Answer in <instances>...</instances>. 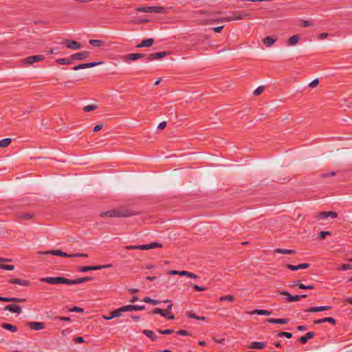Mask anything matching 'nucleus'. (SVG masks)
<instances>
[{"label": "nucleus", "mask_w": 352, "mask_h": 352, "mask_svg": "<svg viewBox=\"0 0 352 352\" xmlns=\"http://www.w3.org/2000/svg\"><path fill=\"white\" fill-rule=\"evenodd\" d=\"M264 90V87L263 86H260L258 87H257L254 91V94L255 96H258L259 94H261Z\"/></svg>", "instance_id": "nucleus-47"}, {"label": "nucleus", "mask_w": 352, "mask_h": 352, "mask_svg": "<svg viewBox=\"0 0 352 352\" xmlns=\"http://www.w3.org/2000/svg\"><path fill=\"white\" fill-rule=\"evenodd\" d=\"M169 52H160L157 53H153L151 54H147L146 56V61H151L153 60L160 59L165 57Z\"/></svg>", "instance_id": "nucleus-8"}, {"label": "nucleus", "mask_w": 352, "mask_h": 352, "mask_svg": "<svg viewBox=\"0 0 352 352\" xmlns=\"http://www.w3.org/2000/svg\"><path fill=\"white\" fill-rule=\"evenodd\" d=\"M89 54V52H81L79 53L74 54L72 56V59L73 60H83L87 58Z\"/></svg>", "instance_id": "nucleus-21"}, {"label": "nucleus", "mask_w": 352, "mask_h": 352, "mask_svg": "<svg viewBox=\"0 0 352 352\" xmlns=\"http://www.w3.org/2000/svg\"><path fill=\"white\" fill-rule=\"evenodd\" d=\"M142 333L146 337L151 338L153 341H155L157 338V336L155 334V333L151 330L145 329L142 331Z\"/></svg>", "instance_id": "nucleus-26"}, {"label": "nucleus", "mask_w": 352, "mask_h": 352, "mask_svg": "<svg viewBox=\"0 0 352 352\" xmlns=\"http://www.w3.org/2000/svg\"><path fill=\"white\" fill-rule=\"evenodd\" d=\"M178 334L181 335V336H187L189 335V333L188 331H186V330H179L178 332H177Z\"/></svg>", "instance_id": "nucleus-52"}, {"label": "nucleus", "mask_w": 352, "mask_h": 352, "mask_svg": "<svg viewBox=\"0 0 352 352\" xmlns=\"http://www.w3.org/2000/svg\"><path fill=\"white\" fill-rule=\"evenodd\" d=\"M123 311L122 307L113 311L110 316H104L103 318L107 320H110L114 318L120 317L122 315Z\"/></svg>", "instance_id": "nucleus-14"}, {"label": "nucleus", "mask_w": 352, "mask_h": 352, "mask_svg": "<svg viewBox=\"0 0 352 352\" xmlns=\"http://www.w3.org/2000/svg\"><path fill=\"white\" fill-rule=\"evenodd\" d=\"M5 310L9 311L12 313L20 314L21 311V309L19 305H8L5 307Z\"/></svg>", "instance_id": "nucleus-20"}, {"label": "nucleus", "mask_w": 352, "mask_h": 352, "mask_svg": "<svg viewBox=\"0 0 352 352\" xmlns=\"http://www.w3.org/2000/svg\"><path fill=\"white\" fill-rule=\"evenodd\" d=\"M59 320L60 321H66V322H67V321H70L71 319H70L69 317H64V316H63V317H60Z\"/></svg>", "instance_id": "nucleus-62"}, {"label": "nucleus", "mask_w": 352, "mask_h": 352, "mask_svg": "<svg viewBox=\"0 0 352 352\" xmlns=\"http://www.w3.org/2000/svg\"><path fill=\"white\" fill-rule=\"evenodd\" d=\"M143 302L150 303L153 305H157L160 303V301L157 300L152 299L149 297H145L142 300Z\"/></svg>", "instance_id": "nucleus-33"}, {"label": "nucleus", "mask_w": 352, "mask_h": 352, "mask_svg": "<svg viewBox=\"0 0 352 352\" xmlns=\"http://www.w3.org/2000/svg\"><path fill=\"white\" fill-rule=\"evenodd\" d=\"M70 311L77 313H81L83 311V309L78 307H74L72 309H70Z\"/></svg>", "instance_id": "nucleus-50"}, {"label": "nucleus", "mask_w": 352, "mask_h": 352, "mask_svg": "<svg viewBox=\"0 0 352 352\" xmlns=\"http://www.w3.org/2000/svg\"><path fill=\"white\" fill-rule=\"evenodd\" d=\"M250 314L270 316L272 314V311L265 309H254L252 311H251Z\"/></svg>", "instance_id": "nucleus-25"}, {"label": "nucleus", "mask_w": 352, "mask_h": 352, "mask_svg": "<svg viewBox=\"0 0 352 352\" xmlns=\"http://www.w3.org/2000/svg\"><path fill=\"white\" fill-rule=\"evenodd\" d=\"M41 281L45 282L52 285L65 284L68 285V278L64 277H46L43 278Z\"/></svg>", "instance_id": "nucleus-5"}, {"label": "nucleus", "mask_w": 352, "mask_h": 352, "mask_svg": "<svg viewBox=\"0 0 352 352\" xmlns=\"http://www.w3.org/2000/svg\"><path fill=\"white\" fill-rule=\"evenodd\" d=\"M65 44L67 47L72 50H79L81 47L79 43L72 40H66Z\"/></svg>", "instance_id": "nucleus-16"}, {"label": "nucleus", "mask_w": 352, "mask_h": 352, "mask_svg": "<svg viewBox=\"0 0 352 352\" xmlns=\"http://www.w3.org/2000/svg\"><path fill=\"white\" fill-rule=\"evenodd\" d=\"M11 142L10 138H5L0 140V147L5 148L7 147L10 143Z\"/></svg>", "instance_id": "nucleus-36"}, {"label": "nucleus", "mask_w": 352, "mask_h": 352, "mask_svg": "<svg viewBox=\"0 0 352 352\" xmlns=\"http://www.w3.org/2000/svg\"><path fill=\"white\" fill-rule=\"evenodd\" d=\"M146 56L147 54L141 53L129 54L126 56V58L131 61H135L139 58H144L146 60Z\"/></svg>", "instance_id": "nucleus-13"}, {"label": "nucleus", "mask_w": 352, "mask_h": 352, "mask_svg": "<svg viewBox=\"0 0 352 352\" xmlns=\"http://www.w3.org/2000/svg\"><path fill=\"white\" fill-rule=\"evenodd\" d=\"M299 41V36L298 35H294L291 36L287 42L289 46H293L296 45Z\"/></svg>", "instance_id": "nucleus-29"}, {"label": "nucleus", "mask_w": 352, "mask_h": 352, "mask_svg": "<svg viewBox=\"0 0 352 352\" xmlns=\"http://www.w3.org/2000/svg\"><path fill=\"white\" fill-rule=\"evenodd\" d=\"M153 314H159L162 315V316L167 318L168 319L173 320L174 319V316L170 313H166L164 310L160 309V308H155L153 310Z\"/></svg>", "instance_id": "nucleus-17"}, {"label": "nucleus", "mask_w": 352, "mask_h": 352, "mask_svg": "<svg viewBox=\"0 0 352 352\" xmlns=\"http://www.w3.org/2000/svg\"><path fill=\"white\" fill-rule=\"evenodd\" d=\"M187 316L190 318H193V319H197V320H205V317H204V316L199 317V316H197V314L195 313H193V312H188Z\"/></svg>", "instance_id": "nucleus-38"}, {"label": "nucleus", "mask_w": 352, "mask_h": 352, "mask_svg": "<svg viewBox=\"0 0 352 352\" xmlns=\"http://www.w3.org/2000/svg\"><path fill=\"white\" fill-rule=\"evenodd\" d=\"M102 124H97L96 126H94V131H95V132L99 131L102 129Z\"/></svg>", "instance_id": "nucleus-58"}, {"label": "nucleus", "mask_w": 352, "mask_h": 352, "mask_svg": "<svg viewBox=\"0 0 352 352\" xmlns=\"http://www.w3.org/2000/svg\"><path fill=\"white\" fill-rule=\"evenodd\" d=\"M56 62L60 65H68L70 63V60L67 58H61L57 59Z\"/></svg>", "instance_id": "nucleus-42"}, {"label": "nucleus", "mask_w": 352, "mask_h": 352, "mask_svg": "<svg viewBox=\"0 0 352 352\" xmlns=\"http://www.w3.org/2000/svg\"><path fill=\"white\" fill-rule=\"evenodd\" d=\"M331 233L329 231H321L318 236L316 238V239L322 240L326 238L327 236H331Z\"/></svg>", "instance_id": "nucleus-32"}, {"label": "nucleus", "mask_w": 352, "mask_h": 352, "mask_svg": "<svg viewBox=\"0 0 352 352\" xmlns=\"http://www.w3.org/2000/svg\"><path fill=\"white\" fill-rule=\"evenodd\" d=\"M265 346V343L262 342H254L252 343L251 348L256 349H262Z\"/></svg>", "instance_id": "nucleus-31"}, {"label": "nucleus", "mask_w": 352, "mask_h": 352, "mask_svg": "<svg viewBox=\"0 0 352 352\" xmlns=\"http://www.w3.org/2000/svg\"><path fill=\"white\" fill-rule=\"evenodd\" d=\"M338 217V214L335 212H321L316 213L313 215V217L316 219V221L324 220L327 218L335 219Z\"/></svg>", "instance_id": "nucleus-7"}, {"label": "nucleus", "mask_w": 352, "mask_h": 352, "mask_svg": "<svg viewBox=\"0 0 352 352\" xmlns=\"http://www.w3.org/2000/svg\"><path fill=\"white\" fill-rule=\"evenodd\" d=\"M173 330H172V329H166L164 331H160V333L162 334L167 335V334H170V333H173Z\"/></svg>", "instance_id": "nucleus-57"}, {"label": "nucleus", "mask_w": 352, "mask_h": 352, "mask_svg": "<svg viewBox=\"0 0 352 352\" xmlns=\"http://www.w3.org/2000/svg\"><path fill=\"white\" fill-rule=\"evenodd\" d=\"M223 28V25L214 27V28H213V31L214 32L219 33L222 30Z\"/></svg>", "instance_id": "nucleus-56"}, {"label": "nucleus", "mask_w": 352, "mask_h": 352, "mask_svg": "<svg viewBox=\"0 0 352 352\" xmlns=\"http://www.w3.org/2000/svg\"><path fill=\"white\" fill-rule=\"evenodd\" d=\"M275 251L277 253L284 254H292L294 252V251L292 250L281 249V248H278Z\"/></svg>", "instance_id": "nucleus-35"}, {"label": "nucleus", "mask_w": 352, "mask_h": 352, "mask_svg": "<svg viewBox=\"0 0 352 352\" xmlns=\"http://www.w3.org/2000/svg\"><path fill=\"white\" fill-rule=\"evenodd\" d=\"M279 337H286L287 338H291L292 337V333L289 332H280L278 333Z\"/></svg>", "instance_id": "nucleus-46"}, {"label": "nucleus", "mask_w": 352, "mask_h": 352, "mask_svg": "<svg viewBox=\"0 0 352 352\" xmlns=\"http://www.w3.org/2000/svg\"><path fill=\"white\" fill-rule=\"evenodd\" d=\"M136 11L140 12L164 14L167 12V8L163 6H140L136 8Z\"/></svg>", "instance_id": "nucleus-3"}, {"label": "nucleus", "mask_w": 352, "mask_h": 352, "mask_svg": "<svg viewBox=\"0 0 352 352\" xmlns=\"http://www.w3.org/2000/svg\"><path fill=\"white\" fill-rule=\"evenodd\" d=\"M334 175H335V172L331 171V172H329V173L324 174L323 177H330V176H333Z\"/></svg>", "instance_id": "nucleus-61"}, {"label": "nucleus", "mask_w": 352, "mask_h": 352, "mask_svg": "<svg viewBox=\"0 0 352 352\" xmlns=\"http://www.w3.org/2000/svg\"><path fill=\"white\" fill-rule=\"evenodd\" d=\"M328 306L312 307H309V312L322 311L329 309Z\"/></svg>", "instance_id": "nucleus-28"}, {"label": "nucleus", "mask_w": 352, "mask_h": 352, "mask_svg": "<svg viewBox=\"0 0 352 352\" xmlns=\"http://www.w3.org/2000/svg\"><path fill=\"white\" fill-rule=\"evenodd\" d=\"M275 42V40L272 38V37H270V36H267V37H265L263 40V43L267 45V46H271Z\"/></svg>", "instance_id": "nucleus-37"}, {"label": "nucleus", "mask_w": 352, "mask_h": 352, "mask_svg": "<svg viewBox=\"0 0 352 352\" xmlns=\"http://www.w3.org/2000/svg\"><path fill=\"white\" fill-rule=\"evenodd\" d=\"M32 217V214L30 213L21 212L19 214V218L24 219H30Z\"/></svg>", "instance_id": "nucleus-40"}, {"label": "nucleus", "mask_w": 352, "mask_h": 352, "mask_svg": "<svg viewBox=\"0 0 352 352\" xmlns=\"http://www.w3.org/2000/svg\"><path fill=\"white\" fill-rule=\"evenodd\" d=\"M28 326L30 329L35 331L41 330L44 328V324L41 322H31Z\"/></svg>", "instance_id": "nucleus-19"}, {"label": "nucleus", "mask_w": 352, "mask_h": 352, "mask_svg": "<svg viewBox=\"0 0 352 352\" xmlns=\"http://www.w3.org/2000/svg\"><path fill=\"white\" fill-rule=\"evenodd\" d=\"M297 267H298V270H300V269H306L308 267V263H301V264L297 265Z\"/></svg>", "instance_id": "nucleus-51"}, {"label": "nucleus", "mask_w": 352, "mask_h": 352, "mask_svg": "<svg viewBox=\"0 0 352 352\" xmlns=\"http://www.w3.org/2000/svg\"><path fill=\"white\" fill-rule=\"evenodd\" d=\"M100 64H101L100 62H91V63H82V64H80V65L74 66L72 68V69L75 70V71H77V70L82 69L93 67H95V66L98 65Z\"/></svg>", "instance_id": "nucleus-12"}, {"label": "nucleus", "mask_w": 352, "mask_h": 352, "mask_svg": "<svg viewBox=\"0 0 352 352\" xmlns=\"http://www.w3.org/2000/svg\"><path fill=\"white\" fill-rule=\"evenodd\" d=\"M297 329L299 331H304L307 329V327L305 325H300L297 327Z\"/></svg>", "instance_id": "nucleus-63"}, {"label": "nucleus", "mask_w": 352, "mask_h": 352, "mask_svg": "<svg viewBox=\"0 0 352 352\" xmlns=\"http://www.w3.org/2000/svg\"><path fill=\"white\" fill-rule=\"evenodd\" d=\"M11 298L1 297L0 296V301L3 302H11Z\"/></svg>", "instance_id": "nucleus-60"}, {"label": "nucleus", "mask_w": 352, "mask_h": 352, "mask_svg": "<svg viewBox=\"0 0 352 352\" xmlns=\"http://www.w3.org/2000/svg\"><path fill=\"white\" fill-rule=\"evenodd\" d=\"M319 84V80L318 78L314 79L309 82V88H315Z\"/></svg>", "instance_id": "nucleus-48"}, {"label": "nucleus", "mask_w": 352, "mask_h": 352, "mask_svg": "<svg viewBox=\"0 0 352 352\" xmlns=\"http://www.w3.org/2000/svg\"><path fill=\"white\" fill-rule=\"evenodd\" d=\"M166 126V122H162L157 126L158 129H163Z\"/></svg>", "instance_id": "nucleus-55"}, {"label": "nucleus", "mask_w": 352, "mask_h": 352, "mask_svg": "<svg viewBox=\"0 0 352 352\" xmlns=\"http://www.w3.org/2000/svg\"><path fill=\"white\" fill-rule=\"evenodd\" d=\"M43 58H44V56H43V55H40V54L34 55V56L28 57L25 59V63L28 64H32V63H34L36 62H39V61L42 60Z\"/></svg>", "instance_id": "nucleus-15"}, {"label": "nucleus", "mask_w": 352, "mask_h": 352, "mask_svg": "<svg viewBox=\"0 0 352 352\" xmlns=\"http://www.w3.org/2000/svg\"><path fill=\"white\" fill-rule=\"evenodd\" d=\"M193 288H194L195 290L199 291V292L206 290V288H205V287H201V286H199V285H193Z\"/></svg>", "instance_id": "nucleus-53"}, {"label": "nucleus", "mask_w": 352, "mask_h": 352, "mask_svg": "<svg viewBox=\"0 0 352 352\" xmlns=\"http://www.w3.org/2000/svg\"><path fill=\"white\" fill-rule=\"evenodd\" d=\"M154 43V40L153 38H146L143 40L140 44H138L136 47L138 48L141 47H149L152 46Z\"/></svg>", "instance_id": "nucleus-18"}, {"label": "nucleus", "mask_w": 352, "mask_h": 352, "mask_svg": "<svg viewBox=\"0 0 352 352\" xmlns=\"http://www.w3.org/2000/svg\"><path fill=\"white\" fill-rule=\"evenodd\" d=\"M0 269L11 271L14 269V265L0 263Z\"/></svg>", "instance_id": "nucleus-41"}, {"label": "nucleus", "mask_w": 352, "mask_h": 352, "mask_svg": "<svg viewBox=\"0 0 352 352\" xmlns=\"http://www.w3.org/2000/svg\"><path fill=\"white\" fill-rule=\"evenodd\" d=\"M287 267L288 269H289V270H291L292 271L298 270L297 265H294L288 264Z\"/></svg>", "instance_id": "nucleus-54"}, {"label": "nucleus", "mask_w": 352, "mask_h": 352, "mask_svg": "<svg viewBox=\"0 0 352 352\" xmlns=\"http://www.w3.org/2000/svg\"><path fill=\"white\" fill-rule=\"evenodd\" d=\"M288 318H269L267 319V322L272 324H287L289 322Z\"/></svg>", "instance_id": "nucleus-24"}, {"label": "nucleus", "mask_w": 352, "mask_h": 352, "mask_svg": "<svg viewBox=\"0 0 352 352\" xmlns=\"http://www.w3.org/2000/svg\"><path fill=\"white\" fill-rule=\"evenodd\" d=\"M47 253L52 254V255H55V256H62V257H66V258H76V257H80V256H84V257H87V254H80V253H75V254H67L66 252H64L60 250H52L50 252H48Z\"/></svg>", "instance_id": "nucleus-6"}, {"label": "nucleus", "mask_w": 352, "mask_h": 352, "mask_svg": "<svg viewBox=\"0 0 352 352\" xmlns=\"http://www.w3.org/2000/svg\"><path fill=\"white\" fill-rule=\"evenodd\" d=\"M2 327L6 330H9L12 332H15L17 330V328L16 326L12 324H8V323H4L2 324Z\"/></svg>", "instance_id": "nucleus-30"}, {"label": "nucleus", "mask_w": 352, "mask_h": 352, "mask_svg": "<svg viewBox=\"0 0 352 352\" xmlns=\"http://www.w3.org/2000/svg\"><path fill=\"white\" fill-rule=\"evenodd\" d=\"M340 270L345 271V270H352V264L350 263H344L342 264L340 268Z\"/></svg>", "instance_id": "nucleus-43"}, {"label": "nucleus", "mask_w": 352, "mask_h": 352, "mask_svg": "<svg viewBox=\"0 0 352 352\" xmlns=\"http://www.w3.org/2000/svg\"><path fill=\"white\" fill-rule=\"evenodd\" d=\"M8 283L11 284H16L21 286H28L30 285V282L25 280H22L19 278H14L8 280Z\"/></svg>", "instance_id": "nucleus-23"}, {"label": "nucleus", "mask_w": 352, "mask_h": 352, "mask_svg": "<svg viewBox=\"0 0 352 352\" xmlns=\"http://www.w3.org/2000/svg\"><path fill=\"white\" fill-rule=\"evenodd\" d=\"M123 312L124 311H141L145 309L144 305H127L122 307Z\"/></svg>", "instance_id": "nucleus-9"}, {"label": "nucleus", "mask_w": 352, "mask_h": 352, "mask_svg": "<svg viewBox=\"0 0 352 352\" xmlns=\"http://www.w3.org/2000/svg\"><path fill=\"white\" fill-rule=\"evenodd\" d=\"M308 341V333L302 336L300 339V342L302 344H305Z\"/></svg>", "instance_id": "nucleus-49"}, {"label": "nucleus", "mask_w": 352, "mask_h": 352, "mask_svg": "<svg viewBox=\"0 0 352 352\" xmlns=\"http://www.w3.org/2000/svg\"><path fill=\"white\" fill-rule=\"evenodd\" d=\"M97 108H98V106L96 104H89V105L85 106L83 108V110L85 112H89V111L96 109Z\"/></svg>", "instance_id": "nucleus-39"}, {"label": "nucleus", "mask_w": 352, "mask_h": 352, "mask_svg": "<svg viewBox=\"0 0 352 352\" xmlns=\"http://www.w3.org/2000/svg\"><path fill=\"white\" fill-rule=\"evenodd\" d=\"M138 300V297L137 296H133L131 300H130V302H136Z\"/></svg>", "instance_id": "nucleus-64"}, {"label": "nucleus", "mask_w": 352, "mask_h": 352, "mask_svg": "<svg viewBox=\"0 0 352 352\" xmlns=\"http://www.w3.org/2000/svg\"><path fill=\"white\" fill-rule=\"evenodd\" d=\"M91 279V277L79 278L74 280L68 279V285H78Z\"/></svg>", "instance_id": "nucleus-22"}, {"label": "nucleus", "mask_w": 352, "mask_h": 352, "mask_svg": "<svg viewBox=\"0 0 352 352\" xmlns=\"http://www.w3.org/2000/svg\"><path fill=\"white\" fill-rule=\"evenodd\" d=\"M280 294L285 296V299L287 302H296L298 301L301 298L305 297V295H295L292 296L287 292H281Z\"/></svg>", "instance_id": "nucleus-11"}, {"label": "nucleus", "mask_w": 352, "mask_h": 352, "mask_svg": "<svg viewBox=\"0 0 352 352\" xmlns=\"http://www.w3.org/2000/svg\"><path fill=\"white\" fill-rule=\"evenodd\" d=\"M162 244L157 242H152L149 244H143L138 245H128L126 247V250H148L157 248H162Z\"/></svg>", "instance_id": "nucleus-4"}, {"label": "nucleus", "mask_w": 352, "mask_h": 352, "mask_svg": "<svg viewBox=\"0 0 352 352\" xmlns=\"http://www.w3.org/2000/svg\"><path fill=\"white\" fill-rule=\"evenodd\" d=\"M234 297L232 296H230V295H228V296H221L219 300L221 301H229V302H232L234 300Z\"/></svg>", "instance_id": "nucleus-44"}, {"label": "nucleus", "mask_w": 352, "mask_h": 352, "mask_svg": "<svg viewBox=\"0 0 352 352\" xmlns=\"http://www.w3.org/2000/svg\"><path fill=\"white\" fill-rule=\"evenodd\" d=\"M89 43L94 47H99L102 44V41L93 39L89 41Z\"/></svg>", "instance_id": "nucleus-45"}, {"label": "nucleus", "mask_w": 352, "mask_h": 352, "mask_svg": "<svg viewBox=\"0 0 352 352\" xmlns=\"http://www.w3.org/2000/svg\"><path fill=\"white\" fill-rule=\"evenodd\" d=\"M179 276H187L188 277L191 278H197V276L195 274L191 273L188 271H181V272H179Z\"/></svg>", "instance_id": "nucleus-34"}, {"label": "nucleus", "mask_w": 352, "mask_h": 352, "mask_svg": "<svg viewBox=\"0 0 352 352\" xmlns=\"http://www.w3.org/2000/svg\"><path fill=\"white\" fill-rule=\"evenodd\" d=\"M111 265H95V266H89V267H82L80 269V272H87L88 271H92V270H102V269H106L111 267Z\"/></svg>", "instance_id": "nucleus-10"}, {"label": "nucleus", "mask_w": 352, "mask_h": 352, "mask_svg": "<svg viewBox=\"0 0 352 352\" xmlns=\"http://www.w3.org/2000/svg\"><path fill=\"white\" fill-rule=\"evenodd\" d=\"M137 214V212H132L127 209L111 210L101 214L102 217H126Z\"/></svg>", "instance_id": "nucleus-1"}, {"label": "nucleus", "mask_w": 352, "mask_h": 352, "mask_svg": "<svg viewBox=\"0 0 352 352\" xmlns=\"http://www.w3.org/2000/svg\"><path fill=\"white\" fill-rule=\"evenodd\" d=\"M325 322H329L332 324H335L336 320L333 318L328 317V318H324L322 319H318V320H316L314 321V322L316 324H320V323Z\"/></svg>", "instance_id": "nucleus-27"}, {"label": "nucleus", "mask_w": 352, "mask_h": 352, "mask_svg": "<svg viewBox=\"0 0 352 352\" xmlns=\"http://www.w3.org/2000/svg\"><path fill=\"white\" fill-rule=\"evenodd\" d=\"M250 17V14L245 10L236 11L232 14L231 16H228L226 17L222 18L219 19V21H230L234 20H241L244 19H249Z\"/></svg>", "instance_id": "nucleus-2"}, {"label": "nucleus", "mask_w": 352, "mask_h": 352, "mask_svg": "<svg viewBox=\"0 0 352 352\" xmlns=\"http://www.w3.org/2000/svg\"><path fill=\"white\" fill-rule=\"evenodd\" d=\"M11 302H23L25 301V299L18 298H11Z\"/></svg>", "instance_id": "nucleus-59"}]
</instances>
